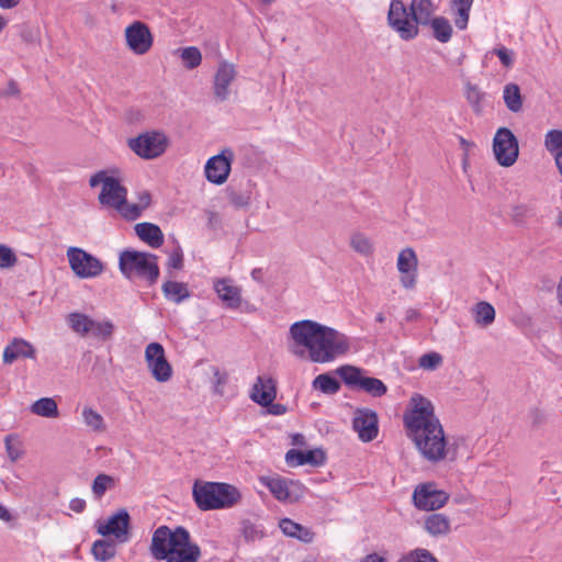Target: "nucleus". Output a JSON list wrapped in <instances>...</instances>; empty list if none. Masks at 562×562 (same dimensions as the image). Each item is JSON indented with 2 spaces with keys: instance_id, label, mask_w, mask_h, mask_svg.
<instances>
[{
  "instance_id": "nucleus-10",
  "label": "nucleus",
  "mask_w": 562,
  "mask_h": 562,
  "mask_svg": "<svg viewBox=\"0 0 562 562\" xmlns=\"http://www.w3.org/2000/svg\"><path fill=\"white\" fill-rule=\"evenodd\" d=\"M387 24L403 41H412L419 34V27H416L411 10H407L402 0H391Z\"/></svg>"
},
{
  "instance_id": "nucleus-15",
  "label": "nucleus",
  "mask_w": 562,
  "mask_h": 562,
  "mask_svg": "<svg viewBox=\"0 0 562 562\" xmlns=\"http://www.w3.org/2000/svg\"><path fill=\"white\" fill-rule=\"evenodd\" d=\"M449 499V494L438 490L432 482L419 484L413 493L415 506L422 510H436L443 507Z\"/></svg>"
},
{
  "instance_id": "nucleus-54",
  "label": "nucleus",
  "mask_w": 562,
  "mask_h": 562,
  "mask_svg": "<svg viewBox=\"0 0 562 562\" xmlns=\"http://www.w3.org/2000/svg\"><path fill=\"white\" fill-rule=\"evenodd\" d=\"M494 53L497 55L501 63L505 67H510L513 65L514 60H513V52L512 50L507 49L506 47H499V48H495Z\"/></svg>"
},
{
  "instance_id": "nucleus-27",
  "label": "nucleus",
  "mask_w": 562,
  "mask_h": 562,
  "mask_svg": "<svg viewBox=\"0 0 562 562\" xmlns=\"http://www.w3.org/2000/svg\"><path fill=\"white\" fill-rule=\"evenodd\" d=\"M279 527L285 536L295 538L304 543H311L315 538V533L312 529L297 524L290 518L281 519Z\"/></svg>"
},
{
  "instance_id": "nucleus-20",
  "label": "nucleus",
  "mask_w": 562,
  "mask_h": 562,
  "mask_svg": "<svg viewBox=\"0 0 562 562\" xmlns=\"http://www.w3.org/2000/svg\"><path fill=\"white\" fill-rule=\"evenodd\" d=\"M336 373L349 386H385L381 380L366 375L363 369L355 366H341L337 368Z\"/></svg>"
},
{
  "instance_id": "nucleus-53",
  "label": "nucleus",
  "mask_w": 562,
  "mask_h": 562,
  "mask_svg": "<svg viewBox=\"0 0 562 562\" xmlns=\"http://www.w3.org/2000/svg\"><path fill=\"white\" fill-rule=\"evenodd\" d=\"M312 386H339V383L328 373L317 375Z\"/></svg>"
},
{
  "instance_id": "nucleus-52",
  "label": "nucleus",
  "mask_w": 562,
  "mask_h": 562,
  "mask_svg": "<svg viewBox=\"0 0 562 562\" xmlns=\"http://www.w3.org/2000/svg\"><path fill=\"white\" fill-rule=\"evenodd\" d=\"M241 533L244 538L248 541H254L260 538V532L257 530L256 526L251 524L249 520L243 521L241 525Z\"/></svg>"
},
{
  "instance_id": "nucleus-62",
  "label": "nucleus",
  "mask_w": 562,
  "mask_h": 562,
  "mask_svg": "<svg viewBox=\"0 0 562 562\" xmlns=\"http://www.w3.org/2000/svg\"><path fill=\"white\" fill-rule=\"evenodd\" d=\"M554 162L560 176L562 177V150L555 155Z\"/></svg>"
},
{
  "instance_id": "nucleus-36",
  "label": "nucleus",
  "mask_w": 562,
  "mask_h": 562,
  "mask_svg": "<svg viewBox=\"0 0 562 562\" xmlns=\"http://www.w3.org/2000/svg\"><path fill=\"white\" fill-rule=\"evenodd\" d=\"M3 441L5 446L7 456L12 463L18 462L24 457V446L16 434L7 435Z\"/></svg>"
},
{
  "instance_id": "nucleus-7",
  "label": "nucleus",
  "mask_w": 562,
  "mask_h": 562,
  "mask_svg": "<svg viewBox=\"0 0 562 562\" xmlns=\"http://www.w3.org/2000/svg\"><path fill=\"white\" fill-rule=\"evenodd\" d=\"M406 431L440 423L435 414V407L430 400L414 393L403 415Z\"/></svg>"
},
{
  "instance_id": "nucleus-28",
  "label": "nucleus",
  "mask_w": 562,
  "mask_h": 562,
  "mask_svg": "<svg viewBox=\"0 0 562 562\" xmlns=\"http://www.w3.org/2000/svg\"><path fill=\"white\" fill-rule=\"evenodd\" d=\"M135 232L142 240L153 248H158L164 243V234L159 226L155 224L147 222L136 224Z\"/></svg>"
},
{
  "instance_id": "nucleus-2",
  "label": "nucleus",
  "mask_w": 562,
  "mask_h": 562,
  "mask_svg": "<svg viewBox=\"0 0 562 562\" xmlns=\"http://www.w3.org/2000/svg\"><path fill=\"white\" fill-rule=\"evenodd\" d=\"M149 550L156 560L166 562H199L202 555L199 544L181 526L173 529L158 527L153 533Z\"/></svg>"
},
{
  "instance_id": "nucleus-49",
  "label": "nucleus",
  "mask_w": 562,
  "mask_h": 562,
  "mask_svg": "<svg viewBox=\"0 0 562 562\" xmlns=\"http://www.w3.org/2000/svg\"><path fill=\"white\" fill-rule=\"evenodd\" d=\"M443 362L442 356L437 351H430L419 357L418 366L423 370L434 371Z\"/></svg>"
},
{
  "instance_id": "nucleus-38",
  "label": "nucleus",
  "mask_w": 562,
  "mask_h": 562,
  "mask_svg": "<svg viewBox=\"0 0 562 562\" xmlns=\"http://www.w3.org/2000/svg\"><path fill=\"white\" fill-rule=\"evenodd\" d=\"M464 95L469 104L471 105L473 112L477 115L483 112V100L485 93L481 91V89L471 82H468L464 87Z\"/></svg>"
},
{
  "instance_id": "nucleus-44",
  "label": "nucleus",
  "mask_w": 562,
  "mask_h": 562,
  "mask_svg": "<svg viewBox=\"0 0 562 562\" xmlns=\"http://www.w3.org/2000/svg\"><path fill=\"white\" fill-rule=\"evenodd\" d=\"M81 416H82L85 425L87 427H89L91 430H94V431H103L104 430L105 426H104L103 417L99 413H97L93 408H91L89 406L83 407Z\"/></svg>"
},
{
  "instance_id": "nucleus-1",
  "label": "nucleus",
  "mask_w": 562,
  "mask_h": 562,
  "mask_svg": "<svg viewBox=\"0 0 562 562\" xmlns=\"http://www.w3.org/2000/svg\"><path fill=\"white\" fill-rule=\"evenodd\" d=\"M286 346L291 355L313 363L333 362L351 348L346 334L312 319L297 321L290 326Z\"/></svg>"
},
{
  "instance_id": "nucleus-19",
  "label": "nucleus",
  "mask_w": 562,
  "mask_h": 562,
  "mask_svg": "<svg viewBox=\"0 0 562 562\" xmlns=\"http://www.w3.org/2000/svg\"><path fill=\"white\" fill-rule=\"evenodd\" d=\"M236 78V66L227 60H222L213 78V93L216 100L223 102L229 98V86Z\"/></svg>"
},
{
  "instance_id": "nucleus-32",
  "label": "nucleus",
  "mask_w": 562,
  "mask_h": 562,
  "mask_svg": "<svg viewBox=\"0 0 562 562\" xmlns=\"http://www.w3.org/2000/svg\"><path fill=\"white\" fill-rule=\"evenodd\" d=\"M472 314L474 322L481 327L490 326L495 319V308L485 301L476 303L472 308Z\"/></svg>"
},
{
  "instance_id": "nucleus-47",
  "label": "nucleus",
  "mask_w": 562,
  "mask_h": 562,
  "mask_svg": "<svg viewBox=\"0 0 562 562\" xmlns=\"http://www.w3.org/2000/svg\"><path fill=\"white\" fill-rule=\"evenodd\" d=\"M114 479L108 474H99L92 483V493L95 498H101L104 493L114 486Z\"/></svg>"
},
{
  "instance_id": "nucleus-48",
  "label": "nucleus",
  "mask_w": 562,
  "mask_h": 562,
  "mask_svg": "<svg viewBox=\"0 0 562 562\" xmlns=\"http://www.w3.org/2000/svg\"><path fill=\"white\" fill-rule=\"evenodd\" d=\"M535 215V210L530 204L518 203L512 206L510 217L516 224L525 223Z\"/></svg>"
},
{
  "instance_id": "nucleus-41",
  "label": "nucleus",
  "mask_w": 562,
  "mask_h": 562,
  "mask_svg": "<svg viewBox=\"0 0 562 562\" xmlns=\"http://www.w3.org/2000/svg\"><path fill=\"white\" fill-rule=\"evenodd\" d=\"M69 327L81 336L89 335L92 318L82 313H71L67 318Z\"/></svg>"
},
{
  "instance_id": "nucleus-21",
  "label": "nucleus",
  "mask_w": 562,
  "mask_h": 562,
  "mask_svg": "<svg viewBox=\"0 0 562 562\" xmlns=\"http://www.w3.org/2000/svg\"><path fill=\"white\" fill-rule=\"evenodd\" d=\"M353 429L362 441H371L378 436V417L375 413L359 409L353 418Z\"/></svg>"
},
{
  "instance_id": "nucleus-31",
  "label": "nucleus",
  "mask_w": 562,
  "mask_h": 562,
  "mask_svg": "<svg viewBox=\"0 0 562 562\" xmlns=\"http://www.w3.org/2000/svg\"><path fill=\"white\" fill-rule=\"evenodd\" d=\"M162 293L168 301L176 304L190 297V291L186 283L177 281H166L161 286Z\"/></svg>"
},
{
  "instance_id": "nucleus-23",
  "label": "nucleus",
  "mask_w": 562,
  "mask_h": 562,
  "mask_svg": "<svg viewBox=\"0 0 562 562\" xmlns=\"http://www.w3.org/2000/svg\"><path fill=\"white\" fill-rule=\"evenodd\" d=\"M285 461L290 467L303 464L322 465L325 462V453L321 449L308 451L291 449L285 454Z\"/></svg>"
},
{
  "instance_id": "nucleus-25",
  "label": "nucleus",
  "mask_w": 562,
  "mask_h": 562,
  "mask_svg": "<svg viewBox=\"0 0 562 562\" xmlns=\"http://www.w3.org/2000/svg\"><path fill=\"white\" fill-rule=\"evenodd\" d=\"M250 398L256 403L267 407L269 414L282 415L285 413V406L273 403L277 397V389H251Z\"/></svg>"
},
{
  "instance_id": "nucleus-16",
  "label": "nucleus",
  "mask_w": 562,
  "mask_h": 562,
  "mask_svg": "<svg viewBox=\"0 0 562 562\" xmlns=\"http://www.w3.org/2000/svg\"><path fill=\"white\" fill-rule=\"evenodd\" d=\"M234 153L231 148L223 149L218 155L211 157L204 167L206 179L214 184H223L232 169Z\"/></svg>"
},
{
  "instance_id": "nucleus-45",
  "label": "nucleus",
  "mask_w": 562,
  "mask_h": 562,
  "mask_svg": "<svg viewBox=\"0 0 562 562\" xmlns=\"http://www.w3.org/2000/svg\"><path fill=\"white\" fill-rule=\"evenodd\" d=\"M397 562H439L427 549L416 548L404 554Z\"/></svg>"
},
{
  "instance_id": "nucleus-50",
  "label": "nucleus",
  "mask_w": 562,
  "mask_h": 562,
  "mask_svg": "<svg viewBox=\"0 0 562 562\" xmlns=\"http://www.w3.org/2000/svg\"><path fill=\"white\" fill-rule=\"evenodd\" d=\"M204 373L210 378L209 383L213 384L214 386H220L227 383V374L222 372L215 366H209L205 368Z\"/></svg>"
},
{
  "instance_id": "nucleus-35",
  "label": "nucleus",
  "mask_w": 562,
  "mask_h": 562,
  "mask_svg": "<svg viewBox=\"0 0 562 562\" xmlns=\"http://www.w3.org/2000/svg\"><path fill=\"white\" fill-rule=\"evenodd\" d=\"M503 99L509 111L517 113L522 109V98L518 85L507 83L504 87Z\"/></svg>"
},
{
  "instance_id": "nucleus-46",
  "label": "nucleus",
  "mask_w": 562,
  "mask_h": 562,
  "mask_svg": "<svg viewBox=\"0 0 562 562\" xmlns=\"http://www.w3.org/2000/svg\"><path fill=\"white\" fill-rule=\"evenodd\" d=\"M544 147L555 158V155L562 150V131H548L544 135Z\"/></svg>"
},
{
  "instance_id": "nucleus-22",
  "label": "nucleus",
  "mask_w": 562,
  "mask_h": 562,
  "mask_svg": "<svg viewBox=\"0 0 562 562\" xmlns=\"http://www.w3.org/2000/svg\"><path fill=\"white\" fill-rule=\"evenodd\" d=\"M34 346L23 338H13L4 348L2 361L4 364H12L21 359H35Z\"/></svg>"
},
{
  "instance_id": "nucleus-42",
  "label": "nucleus",
  "mask_w": 562,
  "mask_h": 562,
  "mask_svg": "<svg viewBox=\"0 0 562 562\" xmlns=\"http://www.w3.org/2000/svg\"><path fill=\"white\" fill-rule=\"evenodd\" d=\"M179 54L184 67L190 70L199 67L202 63V54L195 46L181 48Z\"/></svg>"
},
{
  "instance_id": "nucleus-39",
  "label": "nucleus",
  "mask_w": 562,
  "mask_h": 562,
  "mask_svg": "<svg viewBox=\"0 0 562 562\" xmlns=\"http://www.w3.org/2000/svg\"><path fill=\"white\" fill-rule=\"evenodd\" d=\"M350 247L362 256H371L374 251L372 240L360 232H356L350 236Z\"/></svg>"
},
{
  "instance_id": "nucleus-58",
  "label": "nucleus",
  "mask_w": 562,
  "mask_h": 562,
  "mask_svg": "<svg viewBox=\"0 0 562 562\" xmlns=\"http://www.w3.org/2000/svg\"><path fill=\"white\" fill-rule=\"evenodd\" d=\"M21 0H0V8L10 10L20 4Z\"/></svg>"
},
{
  "instance_id": "nucleus-17",
  "label": "nucleus",
  "mask_w": 562,
  "mask_h": 562,
  "mask_svg": "<svg viewBox=\"0 0 562 562\" xmlns=\"http://www.w3.org/2000/svg\"><path fill=\"white\" fill-rule=\"evenodd\" d=\"M145 359L153 376L158 382H167L172 369L165 357L164 347L159 342H150L145 349Z\"/></svg>"
},
{
  "instance_id": "nucleus-55",
  "label": "nucleus",
  "mask_w": 562,
  "mask_h": 562,
  "mask_svg": "<svg viewBox=\"0 0 562 562\" xmlns=\"http://www.w3.org/2000/svg\"><path fill=\"white\" fill-rule=\"evenodd\" d=\"M229 202L236 207H245L249 204V196L238 192L229 193Z\"/></svg>"
},
{
  "instance_id": "nucleus-6",
  "label": "nucleus",
  "mask_w": 562,
  "mask_h": 562,
  "mask_svg": "<svg viewBox=\"0 0 562 562\" xmlns=\"http://www.w3.org/2000/svg\"><path fill=\"white\" fill-rule=\"evenodd\" d=\"M101 184V192L98 196L100 204L116 210L122 216L127 204V190L121 184L117 178L109 176L108 171L101 170L92 175L89 186L95 188Z\"/></svg>"
},
{
  "instance_id": "nucleus-9",
  "label": "nucleus",
  "mask_w": 562,
  "mask_h": 562,
  "mask_svg": "<svg viewBox=\"0 0 562 562\" xmlns=\"http://www.w3.org/2000/svg\"><path fill=\"white\" fill-rule=\"evenodd\" d=\"M259 481L281 503H296L304 497L306 492V487L300 481L285 479L280 475L260 476Z\"/></svg>"
},
{
  "instance_id": "nucleus-18",
  "label": "nucleus",
  "mask_w": 562,
  "mask_h": 562,
  "mask_svg": "<svg viewBox=\"0 0 562 562\" xmlns=\"http://www.w3.org/2000/svg\"><path fill=\"white\" fill-rule=\"evenodd\" d=\"M396 267L401 274L402 286L406 290L414 289L418 277V258L412 247H406L398 252Z\"/></svg>"
},
{
  "instance_id": "nucleus-57",
  "label": "nucleus",
  "mask_w": 562,
  "mask_h": 562,
  "mask_svg": "<svg viewBox=\"0 0 562 562\" xmlns=\"http://www.w3.org/2000/svg\"><path fill=\"white\" fill-rule=\"evenodd\" d=\"M168 263L175 269H180L182 267V255L180 252H175L169 257Z\"/></svg>"
},
{
  "instance_id": "nucleus-34",
  "label": "nucleus",
  "mask_w": 562,
  "mask_h": 562,
  "mask_svg": "<svg viewBox=\"0 0 562 562\" xmlns=\"http://www.w3.org/2000/svg\"><path fill=\"white\" fill-rule=\"evenodd\" d=\"M31 412L37 416L56 418L59 415L58 405L52 397H42L31 405Z\"/></svg>"
},
{
  "instance_id": "nucleus-56",
  "label": "nucleus",
  "mask_w": 562,
  "mask_h": 562,
  "mask_svg": "<svg viewBox=\"0 0 562 562\" xmlns=\"http://www.w3.org/2000/svg\"><path fill=\"white\" fill-rule=\"evenodd\" d=\"M69 508L76 513H81L86 508V502L81 498H72L69 503Z\"/></svg>"
},
{
  "instance_id": "nucleus-14",
  "label": "nucleus",
  "mask_w": 562,
  "mask_h": 562,
  "mask_svg": "<svg viewBox=\"0 0 562 562\" xmlns=\"http://www.w3.org/2000/svg\"><path fill=\"white\" fill-rule=\"evenodd\" d=\"M126 47L135 55L147 54L154 45V36L149 26L142 21H134L124 30Z\"/></svg>"
},
{
  "instance_id": "nucleus-3",
  "label": "nucleus",
  "mask_w": 562,
  "mask_h": 562,
  "mask_svg": "<svg viewBox=\"0 0 562 562\" xmlns=\"http://www.w3.org/2000/svg\"><path fill=\"white\" fill-rule=\"evenodd\" d=\"M407 432L423 459L430 463H439L449 458L450 449L441 423L430 424Z\"/></svg>"
},
{
  "instance_id": "nucleus-63",
  "label": "nucleus",
  "mask_w": 562,
  "mask_h": 562,
  "mask_svg": "<svg viewBox=\"0 0 562 562\" xmlns=\"http://www.w3.org/2000/svg\"><path fill=\"white\" fill-rule=\"evenodd\" d=\"M419 317V313L416 310L409 308L406 311V321H414Z\"/></svg>"
},
{
  "instance_id": "nucleus-43",
  "label": "nucleus",
  "mask_w": 562,
  "mask_h": 562,
  "mask_svg": "<svg viewBox=\"0 0 562 562\" xmlns=\"http://www.w3.org/2000/svg\"><path fill=\"white\" fill-rule=\"evenodd\" d=\"M114 324L111 321H94L92 319V325L90 326L89 335L101 338L103 340H108L112 337L114 333Z\"/></svg>"
},
{
  "instance_id": "nucleus-29",
  "label": "nucleus",
  "mask_w": 562,
  "mask_h": 562,
  "mask_svg": "<svg viewBox=\"0 0 562 562\" xmlns=\"http://www.w3.org/2000/svg\"><path fill=\"white\" fill-rule=\"evenodd\" d=\"M424 527L434 537L446 536L450 532V520L443 514H430L425 518Z\"/></svg>"
},
{
  "instance_id": "nucleus-26",
  "label": "nucleus",
  "mask_w": 562,
  "mask_h": 562,
  "mask_svg": "<svg viewBox=\"0 0 562 562\" xmlns=\"http://www.w3.org/2000/svg\"><path fill=\"white\" fill-rule=\"evenodd\" d=\"M413 21L416 27L419 25H428L436 12V5L431 0H412L409 4Z\"/></svg>"
},
{
  "instance_id": "nucleus-61",
  "label": "nucleus",
  "mask_w": 562,
  "mask_h": 562,
  "mask_svg": "<svg viewBox=\"0 0 562 562\" xmlns=\"http://www.w3.org/2000/svg\"><path fill=\"white\" fill-rule=\"evenodd\" d=\"M0 519L3 521H10L12 519L10 512L1 504H0Z\"/></svg>"
},
{
  "instance_id": "nucleus-5",
  "label": "nucleus",
  "mask_w": 562,
  "mask_h": 562,
  "mask_svg": "<svg viewBox=\"0 0 562 562\" xmlns=\"http://www.w3.org/2000/svg\"><path fill=\"white\" fill-rule=\"evenodd\" d=\"M120 270L128 279L140 278L150 284L159 277L157 257L151 254L136 250H125L120 255Z\"/></svg>"
},
{
  "instance_id": "nucleus-8",
  "label": "nucleus",
  "mask_w": 562,
  "mask_h": 562,
  "mask_svg": "<svg viewBox=\"0 0 562 562\" xmlns=\"http://www.w3.org/2000/svg\"><path fill=\"white\" fill-rule=\"evenodd\" d=\"M128 148L139 158L151 160L160 157L169 146V138L159 131H146L127 139Z\"/></svg>"
},
{
  "instance_id": "nucleus-40",
  "label": "nucleus",
  "mask_w": 562,
  "mask_h": 562,
  "mask_svg": "<svg viewBox=\"0 0 562 562\" xmlns=\"http://www.w3.org/2000/svg\"><path fill=\"white\" fill-rule=\"evenodd\" d=\"M150 204V194L146 191L138 194L137 203H127L126 209L123 211V217L127 220H136L140 216L142 212Z\"/></svg>"
},
{
  "instance_id": "nucleus-60",
  "label": "nucleus",
  "mask_w": 562,
  "mask_h": 562,
  "mask_svg": "<svg viewBox=\"0 0 562 562\" xmlns=\"http://www.w3.org/2000/svg\"><path fill=\"white\" fill-rule=\"evenodd\" d=\"M257 386H276V381L271 378L265 381L261 376H258L257 382L254 384V387Z\"/></svg>"
},
{
  "instance_id": "nucleus-51",
  "label": "nucleus",
  "mask_w": 562,
  "mask_h": 562,
  "mask_svg": "<svg viewBox=\"0 0 562 562\" xmlns=\"http://www.w3.org/2000/svg\"><path fill=\"white\" fill-rule=\"evenodd\" d=\"M18 261V258L13 250L5 246L0 244V268H11L13 267Z\"/></svg>"
},
{
  "instance_id": "nucleus-37",
  "label": "nucleus",
  "mask_w": 562,
  "mask_h": 562,
  "mask_svg": "<svg viewBox=\"0 0 562 562\" xmlns=\"http://www.w3.org/2000/svg\"><path fill=\"white\" fill-rule=\"evenodd\" d=\"M434 37L440 43H447L452 36V26L448 19L443 16L434 18L430 23Z\"/></svg>"
},
{
  "instance_id": "nucleus-12",
  "label": "nucleus",
  "mask_w": 562,
  "mask_h": 562,
  "mask_svg": "<svg viewBox=\"0 0 562 562\" xmlns=\"http://www.w3.org/2000/svg\"><path fill=\"white\" fill-rule=\"evenodd\" d=\"M493 153L496 161L503 167L513 166L519 155L518 140L507 127H499L493 138Z\"/></svg>"
},
{
  "instance_id": "nucleus-33",
  "label": "nucleus",
  "mask_w": 562,
  "mask_h": 562,
  "mask_svg": "<svg viewBox=\"0 0 562 562\" xmlns=\"http://www.w3.org/2000/svg\"><path fill=\"white\" fill-rule=\"evenodd\" d=\"M91 554L99 562L110 561L116 555L115 543L106 539L95 540L91 548Z\"/></svg>"
},
{
  "instance_id": "nucleus-11",
  "label": "nucleus",
  "mask_w": 562,
  "mask_h": 562,
  "mask_svg": "<svg viewBox=\"0 0 562 562\" xmlns=\"http://www.w3.org/2000/svg\"><path fill=\"white\" fill-rule=\"evenodd\" d=\"M67 259L76 277L91 279L103 272V263L100 259L78 247L67 249Z\"/></svg>"
},
{
  "instance_id": "nucleus-64",
  "label": "nucleus",
  "mask_w": 562,
  "mask_h": 562,
  "mask_svg": "<svg viewBox=\"0 0 562 562\" xmlns=\"http://www.w3.org/2000/svg\"><path fill=\"white\" fill-rule=\"evenodd\" d=\"M292 443L293 445H304V437L301 434H295L292 436Z\"/></svg>"
},
{
  "instance_id": "nucleus-30",
  "label": "nucleus",
  "mask_w": 562,
  "mask_h": 562,
  "mask_svg": "<svg viewBox=\"0 0 562 562\" xmlns=\"http://www.w3.org/2000/svg\"><path fill=\"white\" fill-rule=\"evenodd\" d=\"M472 4L473 0H451V12L457 29H467Z\"/></svg>"
},
{
  "instance_id": "nucleus-24",
  "label": "nucleus",
  "mask_w": 562,
  "mask_h": 562,
  "mask_svg": "<svg viewBox=\"0 0 562 562\" xmlns=\"http://www.w3.org/2000/svg\"><path fill=\"white\" fill-rule=\"evenodd\" d=\"M214 290L227 307L238 308L240 306L241 290L233 285L232 281L227 279L217 280L214 283Z\"/></svg>"
},
{
  "instance_id": "nucleus-4",
  "label": "nucleus",
  "mask_w": 562,
  "mask_h": 562,
  "mask_svg": "<svg viewBox=\"0 0 562 562\" xmlns=\"http://www.w3.org/2000/svg\"><path fill=\"white\" fill-rule=\"evenodd\" d=\"M192 495L201 510L231 508L241 499L236 486L217 482H195Z\"/></svg>"
},
{
  "instance_id": "nucleus-13",
  "label": "nucleus",
  "mask_w": 562,
  "mask_h": 562,
  "mask_svg": "<svg viewBox=\"0 0 562 562\" xmlns=\"http://www.w3.org/2000/svg\"><path fill=\"white\" fill-rule=\"evenodd\" d=\"M95 528L99 535L112 536L117 543H126L131 538V516L125 508H121L106 519L98 520Z\"/></svg>"
},
{
  "instance_id": "nucleus-59",
  "label": "nucleus",
  "mask_w": 562,
  "mask_h": 562,
  "mask_svg": "<svg viewBox=\"0 0 562 562\" xmlns=\"http://www.w3.org/2000/svg\"><path fill=\"white\" fill-rule=\"evenodd\" d=\"M361 562H386L385 558L380 557L376 553L366 555Z\"/></svg>"
}]
</instances>
